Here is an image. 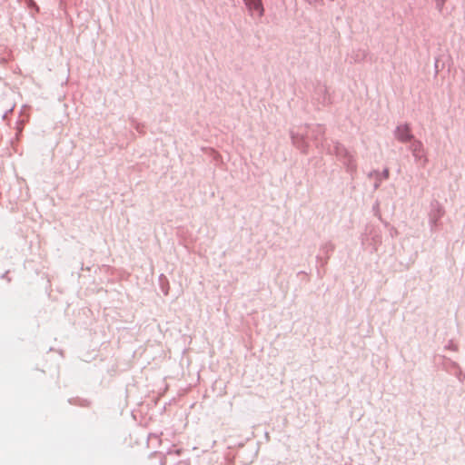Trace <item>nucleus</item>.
<instances>
[{
    "mask_svg": "<svg viewBox=\"0 0 465 465\" xmlns=\"http://www.w3.org/2000/svg\"><path fill=\"white\" fill-rule=\"evenodd\" d=\"M244 3L252 14L258 16L263 15V7L261 0H244Z\"/></svg>",
    "mask_w": 465,
    "mask_h": 465,
    "instance_id": "1",
    "label": "nucleus"
},
{
    "mask_svg": "<svg viewBox=\"0 0 465 465\" xmlns=\"http://www.w3.org/2000/svg\"><path fill=\"white\" fill-rule=\"evenodd\" d=\"M396 137L401 142H406L411 139V130L407 124H402L397 127Z\"/></svg>",
    "mask_w": 465,
    "mask_h": 465,
    "instance_id": "2",
    "label": "nucleus"
},
{
    "mask_svg": "<svg viewBox=\"0 0 465 465\" xmlns=\"http://www.w3.org/2000/svg\"><path fill=\"white\" fill-rule=\"evenodd\" d=\"M388 173H389V171H386V173H384V175H386V177H388Z\"/></svg>",
    "mask_w": 465,
    "mask_h": 465,
    "instance_id": "3",
    "label": "nucleus"
},
{
    "mask_svg": "<svg viewBox=\"0 0 465 465\" xmlns=\"http://www.w3.org/2000/svg\"><path fill=\"white\" fill-rule=\"evenodd\" d=\"M388 173H389V171H386V173H384V175H386V177H388Z\"/></svg>",
    "mask_w": 465,
    "mask_h": 465,
    "instance_id": "4",
    "label": "nucleus"
}]
</instances>
